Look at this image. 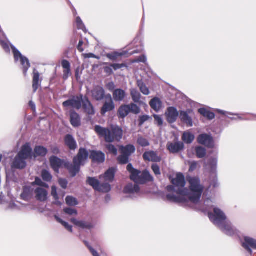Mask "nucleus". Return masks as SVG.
Returning <instances> with one entry per match:
<instances>
[{
  "instance_id": "obj_1",
  "label": "nucleus",
  "mask_w": 256,
  "mask_h": 256,
  "mask_svg": "<svg viewBox=\"0 0 256 256\" xmlns=\"http://www.w3.org/2000/svg\"><path fill=\"white\" fill-rule=\"evenodd\" d=\"M187 180L190 184V191L184 188L186 182L182 174H178L172 180L173 186H168L166 188L170 192L166 195L168 200L176 203L190 202L195 204L199 202L204 186L200 184L198 178L188 176Z\"/></svg>"
},
{
  "instance_id": "obj_2",
  "label": "nucleus",
  "mask_w": 256,
  "mask_h": 256,
  "mask_svg": "<svg viewBox=\"0 0 256 256\" xmlns=\"http://www.w3.org/2000/svg\"><path fill=\"white\" fill-rule=\"evenodd\" d=\"M213 206V202L209 198H206L204 206L200 210L204 212H208L210 221L218 226L224 234L228 236H234L237 234V230L233 226L230 222L226 220L224 212L218 208H214V214L210 212V210Z\"/></svg>"
},
{
  "instance_id": "obj_3",
  "label": "nucleus",
  "mask_w": 256,
  "mask_h": 256,
  "mask_svg": "<svg viewBox=\"0 0 256 256\" xmlns=\"http://www.w3.org/2000/svg\"><path fill=\"white\" fill-rule=\"evenodd\" d=\"M88 156V152L85 148H80L78 155L74 158L73 164L52 156L50 158V166L58 173L59 172V169L64 166L68 170L72 176H74L79 172L80 166L84 164L86 161Z\"/></svg>"
},
{
  "instance_id": "obj_4",
  "label": "nucleus",
  "mask_w": 256,
  "mask_h": 256,
  "mask_svg": "<svg viewBox=\"0 0 256 256\" xmlns=\"http://www.w3.org/2000/svg\"><path fill=\"white\" fill-rule=\"evenodd\" d=\"M127 170L130 174V178L136 184H128L124 188V192L126 194H137L140 192V187L138 184H144L148 182L153 180V178L149 172L146 170L142 172L133 168L131 164L127 166Z\"/></svg>"
},
{
  "instance_id": "obj_5",
  "label": "nucleus",
  "mask_w": 256,
  "mask_h": 256,
  "mask_svg": "<svg viewBox=\"0 0 256 256\" xmlns=\"http://www.w3.org/2000/svg\"><path fill=\"white\" fill-rule=\"evenodd\" d=\"M94 131L100 137L104 138L106 142H112L114 140H120L122 136V130L118 126H113L111 130L96 125Z\"/></svg>"
},
{
  "instance_id": "obj_6",
  "label": "nucleus",
  "mask_w": 256,
  "mask_h": 256,
  "mask_svg": "<svg viewBox=\"0 0 256 256\" xmlns=\"http://www.w3.org/2000/svg\"><path fill=\"white\" fill-rule=\"evenodd\" d=\"M32 150L28 144L24 145L20 151L15 157L12 164V168L23 169L26 166V160L32 158Z\"/></svg>"
},
{
  "instance_id": "obj_7",
  "label": "nucleus",
  "mask_w": 256,
  "mask_h": 256,
  "mask_svg": "<svg viewBox=\"0 0 256 256\" xmlns=\"http://www.w3.org/2000/svg\"><path fill=\"white\" fill-rule=\"evenodd\" d=\"M83 97L82 95L72 97L63 102V106L66 108L72 107L77 110L80 109L83 102Z\"/></svg>"
},
{
  "instance_id": "obj_8",
  "label": "nucleus",
  "mask_w": 256,
  "mask_h": 256,
  "mask_svg": "<svg viewBox=\"0 0 256 256\" xmlns=\"http://www.w3.org/2000/svg\"><path fill=\"white\" fill-rule=\"evenodd\" d=\"M106 100L101 109V114L102 115L105 114L108 112L113 110L115 108L114 102L110 94L106 95Z\"/></svg>"
},
{
  "instance_id": "obj_9",
  "label": "nucleus",
  "mask_w": 256,
  "mask_h": 256,
  "mask_svg": "<svg viewBox=\"0 0 256 256\" xmlns=\"http://www.w3.org/2000/svg\"><path fill=\"white\" fill-rule=\"evenodd\" d=\"M46 188L37 187L34 190V194L36 200L44 202L47 200L48 192Z\"/></svg>"
},
{
  "instance_id": "obj_10",
  "label": "nucleus",
  "mask_w": 256,
  "mask_h": 256,
  "mask_svg": "<svg viewBox=\"0 0 256 256\" xmlns=\"http://www.w3.org/2000/svg\"><path fill=\"white\" fill-rule=\"evenodd\" d=\"M198 142L199 144H203L208 148H212L214 142L211 136L207 134H202L198 136Z\"/></svg>"
},
{
  "instance_id": "obj_11",
  "label": "nucleus",
  "mask_w": 256,
  "mask_h": 256,
  "mask_svg": "<svg viewBox=\"0 0 256 256\" xmlns=\"http://www.w3.org/2000/svg\"><path fill=\"white\" fill-rule=\"evenodd\" d=\"M242 246L250 254L252 253L251 248L256 249V240L250 236H244Z\"/></svg>"
},
{
  "instance_id": "obj_12",
  "label": "nucleus",
  "mask_w": 256,
  "mask_h": 256,
  "mask_svg": "<svg viewBox=\"0 0 256 256\" xmlns=\"http://www.w3.org/2000/svg\"><path fill=\"white\" fill-rule=\"evenodd\" d=\"M91 93L92 98L97 101L102 100L105 96V91L103 88L100 86H95Z\"/></svg>"
},
{
  "instance_id": "obj_13",
  "label": "nucleus",
  "mask_w": 256,
  "mask_h": 256,
  "mask_svg": "<svg viewBox=\"0 0 256 256\" xmlns=\"http://www.w3.org/2000/svg\"><path fill=\"white\" fill-rule=\"evenodd\" d=\"M143 158L144 160L152 162H160L161 158L158 155L156 152L153 150H149L144 152L143 154Z\"/></svg>"
},
{
  "instance_id": "obj_14",
  "label": "nucleus",
  "mask_w": 256,
  "mask_h": 256,
  "mask_svg": "<svg viewBox=\"0 0 256 256\" xmlns=\"http://www.w3.org/2000/svg\"><path fill=\"white\" fill-rule=\"evenodd\" d=\"M167 148L171 153H178L183 150L184 145L181 142H168L167 144Z\"/></svg>"
},
{
  "instance_id": "obj_15",
  "label": "nucleus",
  "mask_w": 256,
  "mask_h": 256,
  "mask_svg": "<svg viewBox=\"0 0 256 256\" xmlns=\"http://www.w3.org/2000/svg\"><path fill=\"white\" fill-rule=\"evenodd\" d=\"M167 120L170 123L175 122L178 116V112L176 108L170 107L166 112Z\"/></svg>"
},
{
  "instance_id": "obj_16",
  "label": "nucleus",
  "mask_w": 256,
  "mask_h": 256,
  "mask_svg": "<svg viewBox=\"0 0 256 256\" xmlns=\"http://www.w3.org/2000/svg\"><path fill=\"white\" fill-rule=\"evenodd\" d=\"M217 163L218 160L216 158H212L210 160V168L211 172L214 176V180L210 182V185L212 186L214 188L217 187L218 185L217 178L216 176V171Z\"/></svg>"
},
{
  "instance_id": "obj_17",
  "label": "nucleus",
  "mask_w": 256,
  "mask_h": 256,
  "mask_svg": "<svg viewBox=\"0 0 256 256\" xmlns=\"http://www.w3.org/2000/svg\"><path fill=\"white\" fill-rule=\"evenodd\" d=\"M90 157L93 162L98 163H102L105 160V154L100 151L94 150L91 152Z\"/></svg>"
},
{
  "instance_id": "obj_18",
  "label": "nucleus",
  "mask_w": 256,
  "mask_h": 256,
  "mask_svg": "<svg viewBox=\"0 0 256 256\" xmlns=\"http://www.w3.org/2000/svg\"><path fill=\"white\" fill-rule=\"evenodd\" d=\"M71 222L76 226L82 228L90 229L94 226V224L91 222L78 220L74 218L71 219Z\"/></svg>"
},
{
  "instance_id": "obj_19",
  "label": "nucleus",
  "mask_w": 256,
  "mask_h": 256,
  "mask_svg": "<svg viewBox=\"0 0 256 256\" xmlns=\"http://www.w3.org/2000/svg\"><path fill=\"white\" fill-rule=\"evenodd\" d=\"M34 194V190L30 186H24L20 197L22 200L28 201L32 198Z\"/></svg>"
},
{
  "instance_id": "obj_20",
  "label": "nucleus",
  "mask_w": 256,
  "mask_h": 256,
  "mask_svg": "<svg viewBox=\"0 0 256 256\" xmlns=\"http://www.w3.org/2000/svg\"><path fill=\"white\" fill-rule=\"evenodd\" d=\"M130 94L132 98L134 103L140 106L144 104V102L141 100L142 96L138 90L135 88H132L130 90Z\"/></svg>"
},
{
  "instance_id": "obj_21",
  "label": "nucleus",
  "mask_w": 256,
  "mask_h": 256,
  "mask_svg": "<svg viewBox=\"0 0 256 256\" xmlns=\"http://www.w3.org/2000/svg\"><path fill=\"white\" fill-rule=\"evenodd\" d=\"M82 104V107L86 114L89 115H94L95 114V110L93 106L87 98L84 99Z\"/></svg>"
},
{
  "instance_id": "obj_22",
  "label": "nucleus",
  "mask_w": 256,
  "mask_h": 256,
  "mask_svg": "<svg viewBox=\"0 0 256 256\" xmlns=\"http://www.w3.org/2000/svg\"><path fill=\"white\" fill-rule=\"evenodd\" d=\"M113 98L116 102H120L124 100L126 96V92L120 88H118L114 90Z\"/></svg>"
},
{
  "instance_id": "obj_23",
  "label": "nucleus",
  "mask_w": 256,
  "mask_h": 256,
  "mask_svg": "<svg viewBox=\"0 0 256 256\" xmlns=\"http://www.w3.org/2000/svg\"><path fill=\"white\" fill-rule=\"evenodd\" d=\"M114 176V170L113 168H109L104 174V176H100V179L104 180L106 182H112Z\"/></svg>"
},
{
  "instance_id": "obj_24",
  "label": "nucleus",
  "mask_w": 256,
  "mask_h": 256,
  "mask_svg": "<svg viewBox=\"0 0 256 256\" xmlns=\"http://www.w3.org/2000/svg\"><path fill=\"white\" fill-rule=\"evenodd\" d=\"M66 146L71 150H74L76 147V142L74 137L70 134H67L64 138Z\"/></svg>"
},
{
  "instance_id": "obj_25",
  "label": "nucleus",
  "mask_w": 256,
  "mask_h": 256,
  "mask_svg": "<svg viewBox=\"0 0 256 256\" xmlns=\"http://www.w3.org/2000/svg\"><path fill=\"white\" fill-rule=\"evenodd\" d=\"M62 66L64 68L63 78L66 80L71 74L70 63L67 60H64L62 62Z\"/></svg>"
},
{
  "instance_id": "obj_26",
  "label": "nucleus",
  "mask_w": 256,
  "mask_h": 256,
  "mask_svg": "<svg viewBox=\"0 0 256 256\" xmlns=\"http://www.w3.org/2000/svg\"><path fill=\"white\" fill-rule=\"evenodd\" d=\"M33 74L32 88L34 92H36L40 86L41 81L40 80V74L36 69H34Z\"/></svg>"
},
{
  "instance_id": "obj_27",
  "label": "nucleus",
  "mask_w": 256,
  "mask_h": 256,
  "mask_svg": "<svg viewBox=\"0 0 256 256\" xmlns=\"http://www.w3.org/2000/svg\"><path fill=\"white\" fill-rule=\"evenodd\" d=\"M180 118L181 120L188 126H192L193 125L192 120L187 112L182 111L180 114Z\"/></svg>"
},
{
  "instance_id": "obj_28",
  "label": "nucleus",
  "mask_w": 256,
  "mask_h": 256,
  "mask_svg": "<svg viewBox=\"0 0 256 256\" xmlns=\"http://www.w3.org/2000/svg\"><path fill=\"white\" fill-rule=\"evenodd\" d=\"M120 154H124L129 156L136 150L135 147L132 144H128L125 146H121L120 148Z\"/></svg>"
},
{
  "instance_id": "obj_29",
  "label": "nucleus",
  "mask_w": 256,
  "mask_h": 256,
  "mask_svg": "<svg viewBox=\"0 0 256 256\" xmlns=\"http://www.w3.org/2000/svg\"><path fill=\"white\" fill-rule=\"evenodd\" d=\"M70 122L72 126L78 127L80 124V119L79 115L74 112H70Z\"/></svg>"
},
{
  "instance_id": "obj_30",
  "label": "nucleus",
  "mask_w": 256,
  "mask_h": 256,
  "mask_svg": "<svg viewBox=\"0 0 256 256\" xmlns=\"http://www.w3.org/2000/svg\"><path fill=\"white\" fill-rule=\"evenodd\" d=\"M216 112H218L219 114H222V115H224L226 116V117L231 118L232 120H244L242 118L240 114H232L226 111L222 110H216Z\"/></svg>"
},
{
  "instance_id": "obj_31",
  "label": "nucleus",
  "mask_w": 256,
  "mask_h": 256,
  "mask_svg": "<svg viewBox=\"0 0 256 256\" xmlns=\"http://www.w3.org/2000/svg\"><path fill=\"white\" fill-rule=\"evenodd\" d=\"M130 109L128 104L121 106L118 110V114L120 118H124L130 114Z\"/></svg>"
},
{
  "instance_id": "obj_32",
  "label": "nucleus",
  "mask_w": 256,
  "mask_h": 256,
  "mask_svg": "<svg viewBox=\"0 0 256 256\" xmlns=\"http://www.w3.org/2000/svg\"><path fill=\"white\" fill-rule=\"evenodd\" d=\"M150 105L153 110L158 112L161 108L162 102L158 98H154L150 100Z\"/></svg>"
},
{
  "instance_id": "obj_33",
  "label": "nucleus",
  "mask_w": 256,
  "mask_h": 256,
  "mask_svg": "<svg viewBox=\"0 0 256 256\" xmlns=\"http://www.w3.org/2000/svg\"><path fill=\"white\" fill-rule=\"evenodd\" d=\"M194 139V136L190 131L184 132L182 136V140L186 144H191Z\"/></svg>"
},
{
  "instance_id": "obj_34",
  "label": "nucleus",
  "mask_w": 256,
  "mask_h": 256,
  "mask_svg": "<svg viewBox=\"0 0 256 256\" xmlns=\"http://www.w3.org/2000/svg\"><path fill=\"white\" fill-rule=\"evenodd\" d=\"M48 152L47 149L43 146H36L34 150V157L38 156H44Z\"/></svg>"
},
{
  "instance_id": "obj_35",
  "label": "nucleus",
  "mask_w": 256,
  "mask_h": 256,
  "mask_svg": "<svg viewBox=\"0 0 256 256\" xmlns=\"http://www.w3.org/2000/svg\"><path fill=\"white\" fill-rule=\"evenodd\" d=\"M137 86L140 88L142 93L144 95L148 96L150 94V90L146 86L142 80H137Z\"/></svg>"
},
{
  "instance_id": "obj_36",
  "label": "nucleus",
  "mask_w": 256,
  "mask_h": 256,
  "mask_svg": "<svg viewBox=\"0 0 256 256\" xmlns=\"http://www.w3.org/2000/svg\"><path fill=\"white\" fill-rule=\"evenodd\" d=\"M198 112L202 115L208 118L209 120H212L214 118L215 115L214 113L210 112L208 110H206L204 108H200L198 110Z\"/></svg>"
},
{
  "instance_id": "obj_37",
  "label": "nucleus",
  "mask_w": 256,
  "mask_h": 256,
  "mask_svg": "<svg viewBox=\"0 0 256 256\" xmlns=\"http://www.w3.org/2000/svg\"><path fill=\"white\" fill-rule=\"evenodd\" d=\"M87 182L96 190H98L100 182L99 181L94 178L89 177L88 178Z\"/></svg>"
},
{
  "instance_id": "obj_38",
  "label": "nucleus",
  "mask_w": 256,
  "mask_h": 256,
  "mask_svg": "<svg viewBox=\"0 0 256 256\" xmlns=\"http://www.w3.org/2000/svg\"><path fill=\"white\" fill-rule=\"evenodd\" d=\"M109 182H105L104 184H100L98 191L102 192H110L111 190V186Z\"/></svg>"
},
{
  "instance_id": "obj_39",
  "label": "nucleus",
  "mask_w": 256,
  "mask_h": 256,
  "mask_svg": "<svg viewBox=\"0 0 256 256\" xmlns=\"http://www.w3.org/2000/svg\"><path fill=\"white\" fill-rule=\"evenodd\" d=\"M137 144L142 147L148 146L150 144V142L146 138L140 135L137 139Z\"/></svg>"
},
{
  "instance_id": "obj_40",
  "label": "nucleus",
  "mask_w": 256,
  "mask_h": 256,
  "mask_svg": "<svg viewBox=\"0 0 256 256\" xmlns=\"http://www.w3.org/2000/svg\"><path fill=\"white\" fill-rule=\"evenodd\" d=\"M54 218L58 222L61 224L68 230L70 232H72V226L70 225L67 222L64 221L60 218L57 215L54 216Z\"/></svg>"
},
{
  "instance_id": "obj_41",
  "label": "nucleus",
  "mask_w": 256,
  "mask_h": 256,
  "mask_svg": "<svg viewBox=\"0 0 256 256\" xmlns=\"http://www.w3.org/2000/svg\"><path fill=\"white\" fill-rule=\"evenodd\" d=\"M130 109V112L135 114H138L140 112V109L136 103H131L128 104Z\"/></svg>"
},
{
  "instance_id": "obj_42",
  "label": "nucleus",
  "mask_w": 256,
  "mask_h": 256,
  "mask_svg": "<svg viewBox=\"0 0 256 256\" xmlns=\"http://www.w3.org/2000/svg\"><path fill=\"white\" fill-rule=\"evenodd\" d=\"M196 156L198 158H202L206 154V149L201 146L196 147Z\"/></svg>"
},
{
  "instance_id": "obj_43",
  "label": "nucleus",
  "mask_w": 256,
  "mask_h": 256,
  "mask_svg": "<svg viewBox=\"0 0 256 256\" xmlns=\"http://www.w3.org/2000/svg\"><path fill=\"white\" fill-rule=\"evenodd\" d=\"M42 177L44 180L50 182L52 179V176L47 170H42Z\"/></svg>"
},
{
  "instance_id": "obj_44",
  "label": "nucleus",
  "mask_w": 256,
  "mask_h": 256,
  "mask_svg": "<svg viewBox=\"0 0 256 256\" xmlns=\"http://www.w3.org/2000/svg\"><path fill=\"white\" fill-rule=\"evenodd\" d=\"M76 25L78 30H82L85 32L86 30V27L79 16H77L76 18Z\"/></svg>"
},
{
  "instance_id": "obj_45",
  "label": "nucleus",
  "mask_w": 256,
  "mask_h": 256,
  "mask_svg": "<svg viewBox=\"0 0 256 256\" xmlns=\"http://www.w3.org/2000/svg\"><path fill=\"white\" fill-rule=\"evenodd\" d=\"M34 184L38 186V187L46 188H47L49 187L48 184L44 182L39 178H36L35 181L32 183V186Z\"/></svg>"
},
{
  "instance_id": "obj_46",
  "label": "nucleus",
  "mask_w": 256,
  "mask_h": 256,
  "mask_svg": "<svg viewBox=\"0 0 256 256\" xmlns=\"http://www.w3.org/2000/svg\"><path fill=\"white\" fill-rule=\"evenodd\" d=\"M66 204L69 206H74L78 204L76 198L72 196H68L66 198Z\"/></svg>"
},
{
  "instance_id": "obj_47",
  "label": "nucleus",
  "mask_w": 256,
  "mask_h": 256,
  "mask_svg": "<svg viewBox=\"0 0 256 256\" xmlns=\"http://www.w3.org/2000/svg\"><path fill=\"white\" fill-rule=\"evenodd\" d=\"M129 156L124 154H121L118 157V161L122 164H126L128 162Z\"/></svg>"
},
{
  "instance_id": "obj_48",
  "label": "nucleus",
  "mask_w": 256,
  "mask_h": 256,
  "mask_svg": "<svg viewBox=\"0 0 256 256\" xmlns=\"http://www.w3.org/2000/svg\"><path fill=\"white\" fill-rule=\"evenodd\" d=\"M124 54L122 52H115L114 53L108 54L106 55L108 58L112 60H116L117 58L120 56H123Z\"/></svg>"
},
{
  "instance_id": "obj_49",
  "label": "nucleus",
  "mask_w": 256,
  "mask_h": 256,
  "mask_svg": "<svg viewBox=\"0 0 256 256\" xmlns=\"http://www.w3.org/2000/svg\"><path fill=\"white\" fill-rule=\"evenodd\" d=\"M86 244L88 247V249L90 250V252H91L93 256H100L98 252L94 250L92 246L88 245V244L87 242H86ZM102 256H107L106 254L102 252Z\"/></svg>"
},
{
  "instance_id": "obj_50",
  "label": "nucleus",
  "mask_w": 256,
  "mask_h": 256,
  "mask_svg": "<svg viewBox=\"0 0 256 256\" xmlns=\"http://www.w3.org/2000/svg\"><path fill=\"white\" fill-rule=\"evenodd\" d=\"M107 148L110 152L113 154L114 155L117 154V149L114 145L112 144H109L107 146Z\"/></svg>"
},
{
  "instance_id": "obj_51",
  "label": "nucleus",
  "mask_w": 256,
  "mask_h": 256,
  "mask_svg": "<svg viewBox=\"0 0 256 256\" xmlns=\"http://www.w3.org/2000/svg\"><path fill=\"white\" fill-rule=\"evenodd\" d=\"M149 116L147 115L141 116L139 117V125L142 126L144 122L147 121L149 119Z\"/></svg>"
},
{
  "instance_id": "obj_52",
  "label": "nucleus",
  "mask_w": 256,
  "mask_h": 256,
  "mask_svg": "<svg viewBox=\"0 0 256 256\" xmlns=\"http://www.w3.org/2000/svg\"><path fill=\"white\" fill-rule=\"evenodd\" d=\"M152 169L156 175L160 174V168L157 164H153L152 166Z\"/></svg>"
},
{
  "instance_id": "obj_53",
  "label": "nucleus",
  "mask_w": 256,
  "mask_h": 256,
  "mask_svg": "<svg viewBox=\"0 0 256 256\" xmlns=\"http://www.w3.org/2000/svg\"><path fill=\"white\" fill-rule=\"evenodd\" d=\"M112 68H113L114 70H119L120 68H122L124 67H126V65L124 64H110Z\"/></svg>"
},
{
  "instance_id": "obj_54",
  "label": "nucleus",
  "mask_w": 256,
  "mask_h": 256,
  "mask_svg": "<svg viewBox=\"0 0 256 256\" xmlns=\"http://www.w3.org/2000/svg\"><path fill=\"white\" fill-rule=\"evenodd\" d=\"M64 210L66 214L70 215L77 214V211L72 208H65Z\"/></svg>"
},
{
  "instance_id": "obj_55",
  "label": "nucleus",
  "mask_w": 256,
  "mask_h": 256,
  "mask_svg": "<svg viewBox=\"0 0 256 256\" xmlns=\"http://www.w3.org/2000/svg\"><path fill=\"white\" fill-rule=\"evenodd\" d=\"M52 196L54 197V198L57 200L58 199V196L57 193V188L56 186H52Z\"/></svg>"
},
{
  "instance_id": "obj_56",
  "label": "nucleus",
  "mask_w": 256,
  "mask_h": 256,
  "mask_svg": "<svg viewBox=\"0 0 256 256\" xmlns=\"http://www.w3.org/2000/svg\"><path fill=\"white\" fill-rule=\"evenodd\" d=\"M58 183L60 186L63 188L65 189L67 187L68 182L65 179L60 178L58 180Z\"/></svg>"
},
{
  "instance_id": "obj_57",
  "label": "nucleus",
  "mask_w": 256,
  "mask_h": 256,
  "mask_svg": "<svg viewBox=\"0 0 256 256\" xmlns=\"http://www.w3.org/2000/svg\"><path fill=\"white\" fill-rule=\"evenodd\" d=\"M154 117L156 122L158 126H162V124L163 120H162V118H161V116H160L155 114L154 116Z\"/></svg>"
},
{
  "instance_id": "obj_58",
  "label": "nucleus",
  "mask_w": 256,
  "mask_h": 256,
  "mask_svg": "<svg viewBox=\"0 0 256 256\" xmlns=\"http://www.w3.org/2000/svg\"><path fill=\"white\" fill-rule=\"evenodd\" d=\"M104 72L108 75H111L113 74L112 68L110 64V66L104 67Z\"/></svg>"
},
{
  "instance_id": "obj_59",
  "label": "nucleus",
  "mask_w": 256,
  "mask_h": 256,
  "mask_svg": "<svg viewBox=\"0 0 256 256\" xmlns=\"http://www.w3.org/2000/svg\"><path fill=\"white\" fill-rule=\"evenodd\" d=\"M146 60H147V58H146V56H144V55H142V56H139L138 58L134 60V62H146Z\"/></svg>"
},
{
  "instance_id": "obj_60",
  "label": "nucleus",
  "mask_w": 256,
  "mask_h": 256,
  "mask_svg": "<svg viewBox=\"0 0 256 256\" xmlns=\"http://www.w3.org/2000/svg\"><path fill=\"white\" fill-rule=\"evenodd\" d=\"M84 56L85 58H94L96 59H100V57L98 56H96L94 54L92 53H88V54H84Z\"/></svg>"
},
{
  "instance_id": "obj_61",
  "label": "nucleus",
  "mask_w": 256,
  "mask_h": 256,
  "mask_svg": "<svg viewBox=\"0 0 256 256\" xmlns=\"http://www.w3.org/2000/svg\"><path fill=\"white\" fill-rule=\"evenodd\" d=\"M197 167V162H192L190 163V167L189 170L192 172Z\"/></svg>"
},
{
  "instance_id": "obj_62",
  "label": "nucleus",
  "mask_w": 256,
  "mask_h": 256,
  "mask_svg": "<svg viewBox=\"0 0 256 256\" xmlns=\"http://www.w3.org/2000/svg\"><path fill=\"white\" fill-rule=\"evenodd\" d=\"M107 88L110 91L114 90L115 84L113 82H110L106 84Z\"/></svg>"
},
{
  "instance_id": "obj_63",
  "label": "nucleus",
  "mask_w": 256,
  "mask_h": 256,
  "mask_svg": "<svg viewBox=\"0 0 256 256\" xmlns=\"http://www.w3.org/2000/svg\"><path fill=\"white\" fill-rule=\"evenodd\" d=\"M84 44V42L82 41V40H80L79 41V42H78V50L80 52H82L84 51V49L83 48H82V45Z\"/></svg>"
},
{
  "instance_id": "obj_64",
  "label": "nucleus",
  "mask_w": 256,
  "mask_h": 256,
  "mask_svg": "<svg viewBox=\"0 0 256 256\" xmlns=\"http://www.w3.org/2000/svg\"><path fill=\"white\" fill-rule=\"evenodd\" d=\"M9 208L12 209H18V208L17 205L13 202L12 201L9 204Z\"/></svg>"
}]
</instances>
